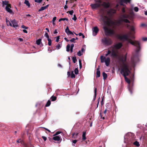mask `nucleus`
Segmentation results:
<instances>
[{
    "instance_id": "obj_22",
    "label": "nucleus",
    "mask_w": 147,
    "mask_h": 147,
    "mask_svg": "<svg viewBox=\"0 0 147 147\" xmlns=\"http://www.w3.org/2000/svg\"><path fill=\"white\" fill-rule=\"evenodd\" d=\"M107 13L109 15H111L112 14L115 13V11H113L112 9H111L107 12Z\"/></svg>"
},
{
    "instance_id": "obj_41",
    "label": "nucleus",
    "mask_w": 147,
    "mask_h": 147,
    "mask_svg": "<svg viewBox=\"0 0 147 147\" xmlns=\"http://www.w3.org/2000/svg\"><path fill=\"white\" fill-rule=\"evenodd\" d=\"M47 40L48 41V45L49 46H51V39L48 38Z\"/></svg>"
},
{
    "instance_id": "obj_60",
    "label": "nucleus",
    "mask_w": 147,
    "mask_h": 147,
    "mask_svg": "<svg viewBox=\"0 0 147 147\" xmlns=\"http://www.w3.org/2000/svg\"><path fill=\"white\" fill-rule=\"evenodd\" d=\"M42 138L45 141L46 140L47 138L46 137L44 136H42Z\"/></svg>"
},
{
    "instance_id": "obj_43",
    "label": "nucleus",
    "mask_w": 147,
    "mask_h": 147,
    "mask_svg": "<svg viewBox=\"0 0 147 147\" xmlns=\"http://www.w3.org/2000/svg\"><path fill=\"white\" fill-rule=\"evenodd\" d=\"M71 78H74L75 77V76L74 73L73 71H72L71 72Z\"/></svg>"
},
{
    "instance_id": "obj_51",
    "label": "nucleus",
    "mask_w": 147,
    "mask_h": 147,
    "mask_svg": "<svg viewBox=\"0 0 147 147\" xmlns=\"http://www.w3.org/2000/svg\"><path fill=\"white\" fill-rule=\"evenodd\" d=\"M61 133V132H60V131H57L55 133V134L53 136H56V135H58V134H59Z\"/></svg>"
},
{
    "instance_id": "obj_18",
    "label": "nucleus",
    "mask_w": 147,
    "mask_h": 147,
    "mask_svg": "<svg viewBox=\"0 0 147 147\" xmlns=\"http://www.w3.org/2000/svg\"><path fill=\"white\" fill-rule=\"evenodd\" d=\"M5 10L7 11L9 13L13 15L14 14V13L13 11L9 8L8 6H6L5 8Z\"/></svg>"
},
{
    "instance_id": "obj_9",
    "label": "nucleus",
    "mask_w": 147,
    "mask_h": 147,
    "mask_svg": "<svg viewBox=\"0 0 147 147\" xmlns=\"http://www.w3.org/2000/svg\"><path fill=\"white\" fill-rule=\"evenodd\" d=\"M102 42L103 44L107 46L110 45L112 43L111 40L109 38H103L102 39Z\"/></svg>"
},
{
    "instance_id": "obj_63",
    "label": "nucleus",
    "mask_w": 147,
    "mask_h": 147,
    "mask_svg": "<svg viewBox=\"0 0 147 147\" xmlns=\"http://www.w3.org/2000/svg\"><path fill=\"white\" fill-rule=\"evenodd\" d=\"M18 40L20 41V42H22L23 41V39L22 38H20L18 39Z\"/></svg>"
},
{
    "instance_id": "obj_35",
    "label": "nucleus",
    "mask_w": 147,
    "mask_h": 147,
    "mask_svg": "<svg viewBox=\"0 0 147 147\" xmlns=\"http://www.w3.org/2000/svg\"><path fill=\"white\" fill-rule=\"evenodd\" d=\"M16 142L18 143H20L21 144H23L24 142L23 141L20 139V138L18 140L16 141Z\"/></svg>"
},
{
    "instance_id": "obj_12",
    "label": "nucleus",
    "mask_w": 147,
    "mask_h": 147,
    "mask_svg": "<svg viewBox=\"0 0 147 147\" xmlns=\"http://www.w3.org/2000/svg\"><path fill=\"white\" fill-rule=\"evenodd\" d=\"M92 34L93 36H95L97 34L99 29L97 26H95L92 28Z\"/></svg>"
},
{
    "instance_id": "obj_25",
    "label": "nucleus",
    "mask_w": 147,
    "mask_h": 147,
    "mask_svg": "<svg viewBox=\"0 0 147 147\" xmlns=\"http://www.w3.org/2000/svg\"><path fill=\"white\" fill-rule=\"evenodd\" d=\"M62 46L61 43L59 42V44L56 46V49L57 50L60 49Z\"/></svg>"
},
{
    "instance_id": "obj_64",
    "label": "nucleus",
    "mask_w": 147,
    "mask_h": 147,
    "mask_svg": "<svg viewBox=\"0 0 147 147\" xmlns=\"http://www.w3.org/2000/svg\"><path fill=\"white\" fill-rule=\"evenodd\" d=\"M67 75L68 77H69L70 76V74L69 71H68L67 72Z\"/></svg>"
},
{
    "instance_id": "obj_19",
    "label": "nucleus",
    "mask_w": 147,
    "mask_h": 147,
    "mask_svg": "<svg viewBox=\"0 0 147 147\" xmlns=\"http://www.w3.org/2000/svg\"><path fill=\"white\" fill-rule=\"evenodd\" d=\"M126 27L131 31H134L135 28L133 26H130L129 24H127L126 25Z\"/></svg>"
},
{
    "instance_id": "obj_3",
    "label": "nucleus",
    "mask_w": 147,
    "mask_h": 147,
    "mask_svg": "<svg viewBox=\"0 0 147 147\" xmlns=\"http://www.w3.org/2000/svg\"><path fill=\"white\" fill-rule=\"evenodd\" d=\"M100 15V20L102 21L104 24H107L108 22V18L107 16H104V12L103 9L100 10L99 12Z\"/></svg>"
},
{
    "instance_id": "obj_49",
    "label": "nucleus",
    "mask_w": 147,
    "mask_h": 147,
    "mask_svg": "<svg viewBox=\"0 0 147 147\" xmlns=\"http://www.w3.org/2000/svg\"><path fill=\"white\" fill-rule=\"evenodd\" d=\"M140 26L143 27H147V25L146 24L142 23L141 24Z\"/></svg>"
},
{
    "instance_id": "obj_20",
    "label": "nucleus",
    "mask_w": 147,
    "mask_h": 147,
    "mask_svg": "<svg viewBox=\"0 0 147 147\" xmlns=\"http://www.w3.org/2000/svg\"><path fill=\"white\" fill-rule=\"evenodd\" d=\"M12 24L13 25V27L14 28L17 27L18 26L17 23L15 20H13L11 21Z\"/></svg>"
},
{
    "instance_id": "obj_27",
    "label": "nucleus",
    "mask_w": 147,
    "mask_h": 147,
    "mask_svg": "<svg viewBox=\"0 0 147 147\" xmlns=\"http://www.w3.org/2000/svg\"><path fill=\"white\" fill-rule=\"evenodd\" d=\"M6 22L7 23V24L8 26H12V23L11 22L8 20H7V19H6Z\"/></svg>"
},
{
    "instance_id": "obj_59",
    "label": "nucleus",
    "mask_w": 147,
    "mask_h": 147,
    "mask_svg": "<svg viewBox=\"0 0 147 147\" xmlns=\"http://www.w3.org/2000/svg\"><path fill=\"white\" fill-rule=\"evenodd\" d=\"M56 19V17H53V18L52 22H55Z\"/></svg>"
},
{
    "instance_id": "obj_44",
    "label": "nucleus",
    "mask_w": 147,
    "mask_h": 147,
    "mask_svg": "<svg viewBox=\"0 0 147 147\" xmlns=\"http://www.w3.org/2000/svg\"><path fill=\"white\" fill-rule=\"evenodd\" d=\"M111 51L109 50L107 51V53L105 55V56H106V57L108 55L111 54Z\"/></svg>"
},
{
    "instance_id": "obj_33",
    "label": "nucleus",
    "mask_w": 147,
    "mask_h": 147,
    "mask_svg": "<svg viewBox=\"0 0 147 147\" xmlns=\"http://www.w3.org/2000/svg\"><path fill=\"white\" fill-rule=\"evenodd\" d=\"M96 88H95L94 89V98L93 99V100H94L96 97Z\"/></svg>"
},
{
    "instance_id": "obj_56",
    "label": "nucleus",
    "mask_w": 147,
    "mask_h": 147,
    "mask_svg": "<svg viewBox=\"0 0 147 147\" xmlns=\"http://www.w3.org/2000/svg\"><path fill=\"white\" fill-rule=\"evenodd\" d=\"M72 19L74 21L76 20L77 19V18H76V16L75 15H74V17L72 18Z\"/></svg>"
},
{
    "instance_id": "obj_5",
    "label": "nucleus",
    "mask_w": 147,
    "mask_h": 147,
    "mask_svg": "<svg viewBox=\"0 0 147 147\" xmlns=\"http://www.w3.org/2000/svg\"><path fill=\"white\" fill-rule=\"evenodd\" d=\"M105 34L106 36H108L110 34L113 35L114 33V31L111 29L109 28L106 25L103 27Z\"/></svg>"
},
{
    "instance_id": "obj_15",
    "label": "nucleus",
    "mask_w": 147,
    "mask_h": 147,
    "mask_svg": "<svg viewBox=\"0 0 147 147\" xmlns=\"http://www.w3.org/2000/svg\"><path fill=\"white\" fill-rule=\"evenodd\" d=\"M102 6L104 7L105 8H107L109 7L110 4L109 2H104L101 4Z\"/></svg>"
},
{
    "instance_id": "obj_58",
    "label": "nucleus",
    "mask_w": 147,
    "mask_h": 147,
    "mask_svg": "<svg viewBox=\"0 0 147 147\" xmlns=\"http://www.w3.org/2000/svg\"><path fill=\"white\" fill-rule=\"evenodd\" d=\"M142 40L144 41H146L147 40V37H144L142 38Z\"/></svg>"
},
{
    "instance_id": "obj_7",
    "label": "nucleus",
    "mask_w": 147,
    "mask_h": 147,
    "mask_svg": "<svg viewBox=\"0 0 147 147\" xmlns=\"http://www.w3.org/2000/svg\"><path fill=\"white\" fill-rule=\"evenodd\" d=\"M129 42L131 44L136 47V49L135 50L136 52L137 53H138V52L140 51V49L139 42L138 41H129Z\"/></svg>"
},
{
    "instance_id": "obj_36",
    "label": "nucleus",
    "mask_w": 147,
    "mask_h": 147,
    "mask_svg": "<svg viewBox=\"0 0 147 147\" xmlns=\"http://www.w3.org/2000/svg\"><path fill=\"white\" fill-rule=\"evenodd\" d=\"M41 41V39H38L36 40V44L37 45H39L40 44Z\"/></svg>"
},
{
    "instance_id": "obj_38",
    "label": "nucleus",
    "mask_w": 147,
    "mask_h": 147,
    "mask_svg": "<svg viewBox=\"0 0 147 147\" xmlns=\"http://www.w3.org/2000/svg\"><path fill=\"white\" fill-rule=\"evenodd\" d=\"M51 103V102L50 100H49L47 102V103L45 105V107H48L50 105Z\"/></svg>"
},
{
    "instance_id": "obj_50",
    "label": "nucleus",
    "mask_w": 147,
    "mask_h": 147,
    "mask_svg": "<svg viewBox=\"0 0 147 147\" xmlns=\"http://www.w3.org/2000/svg\"><path fill=\"white\" fill-rule=\"evenodd\" d=\"M68 12H69V13L70 15H72L73 14V13L74 11L73 10H72L71 11H68L67 12V13Z\"/></svg>"
},
{
    "instance_id": "obj_10",
    "label": "nucleus",
    "mask_w": 147,
    "mask_h": 147,
    "mask_svg": "<svg viewBox=\"0 0 147 147\" xmlns=\"http://www.w3.org/2000/svg\"><path fill=\"white\" fill-rule=\"evenodd\" d=\"M129 37V35L127 34L123 35L119 34L117 35V38L121 40H128Z\"/></svg>"
},
{
    "instance_id": "obj_55",
    "label": "nucleus",
    "mask_w": 147,
    "mask_h": 147,
    "mask_svg": "<svg viewBox=\"0 0 147 147\" xmlns=\"http://www.w3.org/2000/svg\"><path fill=\"white\" fill-rule=\"evenodd\" d=\"M21 28H24L25 29H28V28L24 25H22L21 26Z\"/></svg>"
},
{
    "instance_id": "obj_30",
    "label": "nucleus",
    "mask_w": 147,
    "mask_h": 147,
    "mask_svg": "<svg viewBox=\"0 0 147 147\" xmlns=\"http://www.w3.org/2000/svg\"><path fill=\"white\" fill-rule=\"evenodd\" d=\"M86 132L85 131H84L83 132L82 134V139L83 140H85L86 139Z\"/></svg>"
},
{
    "instance_id": "obj_16",
    "label": "nucleus",
    "mask_w": 147,
    "mask_h": 147,
    "mask_svg": "<svg viewBox=\"0 0 147 147\" xmlns=\"http://www.w3.org/2000/svg\"><path fill=\"white\" fill-rule=\"evenodd\" d=\"M131 0H120L119 2V4L121 5H123V3H129Z\"/></svg>"
},
{
    "instance_id": "obj_34",
    "label": "nucleus",
    "mask_w": 147,
    "mask_h": 147,
    "mask_svg": "<svg viewBox=\"0 0 147 147\" xmlns=\"http://www.w3.org/2000/svg\"><path fill=\"white\" fill-rule=\"evenodd\" d=\"M57 98L56 96H52L50 98V99H51V100L52 101H55L56 99Z\"/></svg>"
},
{
    "instance_id": "obj_26",
    "label": "nucleus",
    "mask_w": 147,
    "mask_h": 147,
    "mask_svg": "<svg viewBox=\"0 0 147 147\" xmlns=\"http://www.w3.org/2000/svg\"><path fill=\"white\" fill-rule=\"evenodd\" d=\"M78 133H74L72 134V138L74 139H76L77 138L78 136Z\"/></svg>"
},
{
    "instance_id": "obj_21",
    "label": "nucleus",
    "mask_w": 147,
    "mask_h": 147,
    "mask_svg": "<svg viewBox=\"0 0 147 147\" xmlns=\"http://www.w3.org/2000/svg\"><path fill=\"white\" fill-rule=\"evenodd\" d=\"M100 66H98V68L96 69V77L98 78L100 76Z\"/></svg>"
},
{
    "instance_id": "obj_47",
    "label": "nucleus",
    "mask_w": 147,
    "mask_h": 147,
    "mask_svg": "<svg viewBox=\"0 0 147 147\" xmlns=\"http://www.w3.org/2000/svg\"><path fill=\"white\" fill-rule=\"evenodd\" d=\"M69 31L68 26H67L65 30V32L67 34Z\"/></svg>"
},
{
    "instance_id": "obj_54",
    "label": "nucleus",
    "mask_w": 147,
    "mask_h": 147,
    "mask_svg": "<svg viewBox=\"0 0 147 147\" xmlns=\"http://www.w3.org/2000/svg\"><path fill=\"white\" fill-rule=\"evenodd\" d=\"M42 1V0H34V1L38 3H40Z\"/></svg>"
},
{
    "instance_id": "obj_53",
    "label": "nucleus",
    "mask_w": 147,
    "mask_h": 147,
    "mask_svg": "<svg viewBox=\"0 0 147 147\" xmlns=\"http://www.w3.org/2000/svg\"><path fill=\"white\" fill-rule=\"evenodd\" d=\"M67 34L68 35H69L70 34L74 35L73 33L70 30L67 33Z\"/></svg>"
},
{
    "instance_id": "obj_46",
    "label": "nucleus",
    "mask_w": 147,
    "mask_h": 147,
    "mask_svg": "<svg viewBox=\"0 0 147 147\" xmlns=\"http://www.w3.org/2000/svg\"><path fill=\"white\" fill-rule=\"evenodd\" d=\"M134 10L135 11L137 12L138 11L139 9L138 7H136L134 8Z\"/></svg>"
},
{
    "instance_id": "obj_45",
    "label": "nucleus",
    "mask_w": 147,
    "mask_h": 147,
    "mask_svg": "<svg viewBox=\"0 0 147 147\" xmlns=\"http://www.w3.org/2000/svg\"><path fill=\"white\" fill-rule=\"evenodd\" d=\"M74 73L75 74L77 75L78 73V69L77 68H76L74 70Z\"/></svg>"
},
{
    "instance_id": "obj_37",
    "label": "nucleus",
    "mask_w": 147,
    "mask_h": 147,
    "mask_svg": "<svg viewBox=\"0 0 147 147\" xmlns=\"http://www.w3.org/2000/svg\"><path fill=\"white\" fill-rule=\"evenodd\" d=\"M64 21L66 20L67 21H68V19L67 18H61L59 20V21L60 22L61 21Z\"/></svg>"
},
{
    "instance_id": "obj_40",
    "label": "nucleus",
    "mask_w": 147,
    "mask_h": 147,
    "mask_svg": "<svg viewBox=\"0 0 147 147\" xmlns=\"http://www.w3.org/2000/svg\"><path fill=\"white\" fill-rule=\"evenodd\" d=\"M72 60L74 63H75L77 61L76 57H72Z\"/></svg>"
},
{
    "instance_id": "obj_62",
    "label": "nucleus",
    "mask_w": 147,
    "mask_h": 147,
    "mask_svg": "<svg viewBox=\"0 0 147 147\" xmlns=\"http://www.w3.org/2000/svg\"><path fill=\"white\" fill-rule=\"evenodd\" d=\"M22 30L23 32L24 33H28L27 31L26 30H25V29L23 30Z\"/></svg>"
},
{
    "instance_id": "obj_2",
    "label": "nucleus",
    "mask_w": 147,
    "mask_h": 147,
    "mask_svg": "<svg viewBox=\"0 0 147 147\" xmlns=\"http://www.w3.org/2000/svg\"><path fill=\"white\" fill-rule=\"evenodd\" d=\"M126 58L127 55H125L124 56H123L121 58L122 68L121 70L120 73L124 76L125 81L129 84L130 82V80L126 77V76L129 75L130 72L128 69V64L126 62Z\"/></svg>"
},
{
    "instance_id": "obj_39",
    "label": "nucleus",
    "mask_w": 147,
    "mask_h": 147,
    "mask_svg": "<svg viewBox=\"0 0 147 147\" xmlns=\"http://www.w3.org/2000/svg\"><path fill=\"white\" fill-rule=\"evenodd\" d=\"M70 46L69 44H68L66 47V51L67 52H69L70 51Z\"/></svg>"
},
{
    "instance_id": "obj_32",
    "label": "nucleus",
    "mask_w": 147,
    "mask_h": 147,
    "mask_svg": "<svg viewBox=\"0 0 147 147\" xmlns=\"http://www.w3.org/2000/svg\"><path fill=\"white\" fill-rule=\"evenodd\" d=\"M24 3L27 6H28V7H30V4L28 1H25Z\"/></svg>"
},
{
    "instance_id": "obj_6",
    "label": "nucleus",
    "mask_w": 147,
    "mask_h": 147,
    "mask_svg": "<svg viewBox=\"0 0 147 147\" xmlns=\"http://www.w3.org/2000/svg\"><path fill=\"white\" fill-rule=\"evenodd\" d=\"M100 59L101 63L105 62L107 66H109L110 62V59L109 57H107L106 58L105 57L101 55L100 56Z\"/></svg>"
},
{
    "instance_id": "obj_17",
    "label": "nucleus",
    "mask_w": 147,
    "mask_h": 147,
    "mask_svg": "<svg viewBox=\"0 0 147 147\" xmlns=\"http://www.w3.org/2000/svg\"><path fill=\"white\" fill-rule=\"evenodd\" d=\"M85 51V49L83 48H82L81 50L79 51L77 53L78 55L79 56H81L83 55V53H84Z\"/></svg>"
},
{
    "instance_id": "obj_4",
    "label": "nucleus",
    "mask_w": 147,
    "mask_h": 147,
    "mask_svg": "<svg viewBox=\"0 0 147 147\" xmlns=\"http://www.w3.org/2000/svg\"><path fill=\"white\" fill-rule=\"evenodd\" d=\"M125 140L128 142H132L135 138V136L133 134L131 133H127L124 136Z\"/></svg>"
},
{
    "instance_id": "obj_48",
    "label": "nucleus",
    "mask_w": 147,
    "mask_h": 147,
    "mask_svg": "<svg viewBox=\"0 0 147 147\" xmlns=\"http://www.w3.org/2000/svg\"><path fill=\"white\" fill-rule=\"evenodd\" d=\"M45 36L46 37L47 39L49 38V36L48 33L47 32H45Z\"/></svg>"
},
{
    "instance_id": "obj_1",
    "label": "nucleus",
    "mask_w": 147,
    "mask_h": 147,
    "mask_svg": "<svg viewBox=\"0 0 147 147\" xmlns=\"http://www.w3.org/2000/svg\"><path fill=\"white\" fill-rule=\"evenodd\" d=\"M130 19V15L126 12L124 7H123L119 14V19L116 22H113L112 24L115 26H119L123 22L130 23V21L129 20Z\"/></svg>"
},
{
    "instance_id": "obj_8",
    "label": "nucleus",
    "mask_w": 147,
    "mask_h": 147,
    "mask_svg": "<svg viewBox=\"0 0 147 147\" xmlns=\"http://www.w3.org/2000/svg\"><path fill=\"white\" fill-rule=\"evenodd\" d=\"M96 3L91 4L90 6L93 9H96L100 6L101 1L100 0H95Z\"/></svg>"
},
{
    "instance_id": "obj_57",
    "label": "nucleus",
    "mask_w": 147,
    "mask_h": 147,
    "mask_svg": "<svg viewBox=\"0 0 147 147\" xmlns=\"http://www.w3.org/2000/svg\"><path fill=\"white\" fill-rule=\"evenodd\" d=\"M59 36H57L56 37V41L57 42H58L59 41Z\"/></svg>"
},
{
    "instance_id": "obj_42",
    "label": "nucleus",
    "mask_w": 147,
    "mask_h": 147,
    "mask_svg": "<svg viewBox=\"0 0 147 147\" xmlns=\"http://www.w3.org/2000/svg\"><path fill=\"white\" fill-rule=\"evenodd\" d=\"M74 46V45L73 44H71L70 47V52L71 53H72L73 52V49Z\"/></svg>"
},
{
    "instance_id": "obj_28",
    "label": "nucleus",
    "mask_w": 147,
    "mask_h": 147,
    "mask_svg": "<svg viewBox=\"0 0 147 147\" xmlns=\"http://www.w3.org/2000/svg\"><path fill=\"white\" fill-rule=\"evenodd\" d=\"M128 88L131 94H132V91H133V88L131 87H130V86L129 85L128 86Z\"/></svg>"
},
{
    "instance_id": "obj_61",
    "label": "nucleus",
    "mask_w": 147,
    "mask_h": 147,
    "mask_svg": "<svg viewBox=\"0 0 147 147\" xmlns=\"http://www.w3.org/2000/svg\"><path fill=\"white\" fill-rule=\"evenodd\" d=\"M77 140H72V142L74 144H76L77 142Z\"/></svg>"
},
{
    "instance_id": "obj_23",
    "label": "nucleus",
    "mask_w": 147,
    "mask_h": 147,
    "mask_svg": "<svg viewBox=\"0 0 147 147\" xmlns=\"http://www.w3.org/2000/svg\"><path fill=\"white\" fill-rule=\"evenodd\" d=\"M49 5H47L41 7V8L39 9L38 11H40L45 9L48 7Z\"/></svg>"
},
{
    "instance_id": "obj_52",
    "label": "nucleus",
    "mask_w": 147,
    "mask_h": 147,
    "mask_svg": "<svg viewBox=\"0 0 147 147\" xmlns=\"http://www.w3.org/2000/svg\"><path fill=\"white\" fill-rule=\"evenodd\" d=\"M75 38H71L70 40V41L71 42H73L74 43H75Z\"/></svg>"
},
{
    "instance_id": "obj_14",
    "label": "nucleus",
    "mask_w": 147,
    "mask_h": 147,
    "mask_svg": "<svg viewBox=\"0 0 147 147\" xmlns=\"http://www.w3.org/2000/svg\"><path fill=\"white\" fill-rule=\"evenodd\" d=\"M55 136L53 138V139L57 141L58 142H58L59 143L61 141L62 139L59 136Z\"/></svg>"
},
{
    "instance_id": "obj_11",
    "label": "nucleus",
    "mask_w": 147,
    "mask_h": 147,
    "mask_svg": "<svg viewBox=\"0 0 147 147\" xmlns=\"http://www.w3.org/2000/svg\"><path fill=\"white\" fill-rule=\"evenodd\" d=\"M111 51V53L110 55L111 57L116 58L118 57L117 51L114 50L113 49H112Z\"/></svg>"
},
{
    "instance_id": "obj_31",
    "label": "nucleus",
    "mask_w": 147,
    "mask_h": 147,
    "mask_svg": "<svg viewBox=\"0 0 147 147\" xmlns=\"http://www.w3.org/2000/svg\"><path fill=\"white\" fill-rule=\"evenodd\" d=\"M102 75L103 76V79L104 80H105L107 77V74L105 72H103L102 73Z\"/></svg>"
},
{
    "instance_id": "obj_29",
    "label": "nucleus",
    "mask_w": 147,
    "mask_h": 147,
    "mask_svg": "<svg viewBox=\"0 0 147 147\" xmlns=\"http://www.w3.org/2000/svg\"><path fill=\"white\" fill-rule=\"evenodd\" d=\"M133 144L137 147H139L140 146L139 143L137 141H136L133 143Z\"/></svg>"
},
{
    "instance_id": "obj_24",
    "label": "nucleus",
    "mask_w": 147,
    "mask_h": 147,
    "mask_svg": "<svg viewBox=\"0 0 147 147\" xmlns=\"http://www.w3.org/2000/svg\"><path fill=\"white\" fill-rule=\"evenodd\" d=\"M9 2L7 1H2V7H3L5 5H8Z\"/></svg>"
},
{
    "instance_id": "obj_13",
    "label": "nucleus",
    "mask_w": 147,
    "mask_h": 147,
    "mask_svg": "<svg viewBox=\"0 0 147 147\" xmlns=\"http://www.w3.org/2000/svg\"><path fill=\"white\" fill-rule=\"evenodd\" d=\"M123 46L121 42H118L115 44L113 46V48L116 49H120Z\"/></svg>"
}]
</instances>
